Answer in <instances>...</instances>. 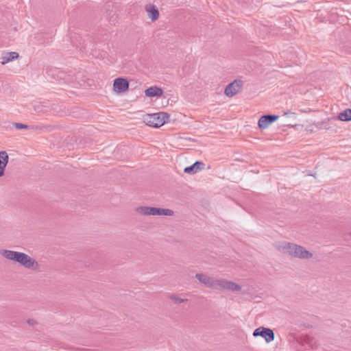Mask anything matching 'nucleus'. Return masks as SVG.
Listing matches in <instances>:
<instances>
[{
  "label": "nucleus",
  "mask_w": 351,
  "mask_h": 351,
  "mask_svg": "<svg viewBox=\"0 0 351 351\" xmlns=\"http://www.w3.org/2000/svg\"><path fill=\"white\" fill-rule=\"evenodd\" d=\"M337 119L341 121L348 122L351 121V109L347 108L338 114Z\"/></svg>",
  "instance_id": "4468645a"
},
{
  "label": "nucleus",
  "mask_w": 351,
  "mask_h": 351,
  "mask_svg": "<svg viewBox=\"0 0 351 351\" xmlns=\"http://www.w3.org/2000/svg\"><path fill=\"white\" fill-rule=\"evenodd\" d=\"M304 341L312 348H314L315 347L316 342H315V340L313 337L307 335L305 337Z\"/></svg>",
  "instance_id": "dca6fc26"
},
{
  "label": "nucleus",
  "mask_w": 351,
  "mask_h": 351,
  "mask_svg": "<svg viewBox=\"0 0 351 351\" xmlns=\"http://www.w3.org/2000/svg\"><path fill=\"white\" fill-rule=\"evenodd\" d=\"M136 211L143 215H165L172 216L173 211L170 209L160 208L149 206H139L136 208Z\"/></svg>",
  "instance_id": "39448f33"
},
{
  "label": "nucleus",
  "mask_w": 351,
  "mask_h": 351,
  "mask_svg": "<svg viewBox=\"0 0 351 351\" xmlns=\"http://www.w3.org/2000/svg\"><path fill=\"white\" fill-rule=\"evenodd\" d=\"M170 299L174 302V303H176V304H180V303H182L184 302V301H186L187 300L186 299H182L177 295H172L170 296Z\"/></svg>",
  "instance_id": "f3484780"
},
{
  "label": "nucleus",
  "mask_w": 351,
  "mask_h": 351,
  "mask_svg": "<svg viewBox=\"0 0 351 351\" xmlns=\"http://www.w3.org/2000/svg\"><path fill=\"white\" fill-rule=\"evenodd\" d=\"M9 156L5 151L0 152V177L5 173V169L8 162Z\"/></svg>",
  "instance_id": "9b49d317"
},
{
  "label": "nucleus",
  "mask_w": 351,
  "mask_h": 351,
  "mask_svg": "<svg viewBox=\"0 0 351 351\" xmlns=\"http://www.w3.org/2000/svg\"><path fill=\"white\" fill-rule=\"evenodd\" d=\"M145 10L148 13L149 18L151 19L152 21H156L158 19L159 12L155 5H147Z\"/></svg>",
  "instance_id": "ddd939ff"
},
{
  "label": "nucleus",
  "mask_w": 351,
  "mask_h": 351,
  "mask_svg": "<svg viewBox=\"0 0 351 351\" xmlns=\"http://www.w3.org/2000/svg\"><path fill=\"white\" fill-rule=\"evenodd\" d=\"M113 89L116 93H121L129 89V82L123 77H118L114 80Z\"/></svg>",
  "instance_id": "0eeeda50"
},
{
  "label": "nucleus",
  "mask_w": 351,
  "mask_h": 351,
  "mask_svg": "<svg viewBox=\"0 0 351 351\" xmlns=\"http://www.w3.org/2000/svg\"><path fill=\"white\" fill-rule=\"evenodd\" d=\"M204 167V163L200 161L195 162L192 165L186 167L184 169V172L186 173L194 174L199 171L203 169Z\"/></svg>",
  "instance_id": "9d476101"
},
{
  "label": "nucleus",
  "mask_w": 351,
  "mask_h": 351,
  "mask_svg": "<svg viewBox=\"0 0 351 351\" xmlns=\"http://www.w3.org/2000/svg\"><path fill=\"white\" fill-rule=\"evenodd\" d=\"M0 254L5 258L19 263L27 269L32 270L38 269V263L34 258L23 252L10 250H2L0 251Z\"/></svg>",
  "instance_id": "f03ea898"
},
{
  "label": "nucleus",
  "mask_w": 351,
  "mask_h": 351,
  "mask_svg": "<svg viewBox=\"0 0 351 351\" xmlns=\"http://www.w3.org/2000/svg\"><path fill=\"white\" fill-rule=\"evenodd\" d=\"M279 250L285 254L300 259H310L313 254L304 247L289 242H285L279 246Z\"/></svg>",
  "instance_id": "7ed1b4c3"
},
{
  "label": "nucleus",
  "mask_w": 351,
  "mask_h": 351,
  "mask_svg": "<svg viewBox=\"0 0 351 351\" xmlns=\"http://www.w3.org/2000/svg\"><path fill=\"white\" fill-rule=\"evenodd\" d=\"M253 336L256 337H262L265 339L267 343H269L274 341L275 335L274 331L268 328H265L263 326L258 327L254 330L253 332Z\"/></svg>",
  "instance_id": "423d86ee"
},
{
  "label": "nucleus",
  "mask_w": 351,
  "mask_h": 351,
  "mask_svg": "<svg viewBox=\"0 0 351 351\" xmlns=\"http://www.w3.org/2000/svg\"><path fill=\"white\" fill-rule=\"evenodd\" d=\"M279 117L275 114H265L261 117L258 125L261 129H265L272 123L278 120Z\"/></svg>",
  "instance_id": "1a4fd4ad"
},
{
  "label": "nucleus",
  "mask_w": 351,
  "mask_h": 351,
  "mask_svg": "<svg viewBox=\"0 0 351 351\" xmlns=\"http://www.w3.org/2000/svg\"><path fill=\"white\" fill-rule=\"evenodd\" d=\"M18 57H19V54L16 52L7 53L2 57L1 64H5L10 61H12V60L18 58Z\"/></svg>",
  "instance_id": "2eb2a0df"
},
{
  "label": "nucleus",
  "mask_w": 351,
  "mask_h": 351,
  "mask_svg": "<svg viewBox=\"0 0 351 351\" xmlns=\"http://www.w3.org/2000/svg\"><path fill=\"white\" fill-rule=\"evenodd\" d=\"M27 324H29V325H34V324L36 323V321H35V320H34V319H28V320L27 321Z\"/></svg>",
  "instance_id": "6ab92c4d"
},
{
  "label": "nucleus",
  "mask_w": 351,
  "mask_h": 351,
  "mask_svg": "<svg viewBox=\"0 0 351 351\" xmlns=\"http://www.w3.org/2000/svg\"><path fill=\"white\" fill-rule=\"evenodd\" d=\"M169 119V114L165 112L149 114L144 117V122L149 126L160 128Z\"/></svg>",
  "instance_id": "20e7f679"
},
{
  "label": "nucleus",
  "mask_w": 351,
  "mask_h": 351,
  "mask_svg": "<svg viewBox=\"0 0 351 351\" xmlns=\"http://www.w3.org/2000/svg\"><path fill=\"white\" fill-rule=\"evenodd\" d=\"M195 278L208 288L224 289L232 291H239L241 289V287L239 285L223 278H216L204 274H197Z\"/></svg>",
  "instance_id": "f257e3e1"
},
{
  "label": "nucleus",
  "mask_w": 351,
  "mask_h": 351,
  "mask_svg": "<svg viewBox=\"0 0 351 351\" xmlns=\"http://www.w3.org/2000/svg\"><path fill=\"white\" fill-rule=\"evenodd\" d=\"M350 235L351 236V231H350Z\"/></svg>",
  "instance_id": "aec40b11"
},
{
  "label": "nucleus",
  "mask_w": 351,
  "mask_h": 351,
  "mask_svg": "<svg viewBox=\"0 0 351 351\" xmlns=\"http://www.w3.org/2000/svg\"><path fill=\"white\" fill-rule=\"evenodd\" d=\"M14 126L19 130L29 128V125L21 123H14Z\"/></svg>",
  "instance_id": "a211bd4d"
},
{
  "label": "nucleus",
  "mask_w": 351,
  "mask_h": 351,
  "mask_svg": "<svg viewBox=\"0 0 351 351\" xmlns=\"http://www.w3.org/2000/svg\"><path fill=\"white\" fill-rule=\"evenodd\" d=\"M162 93V89L158 86H151L147 88L145 91V95L149 97H160Z\"/></svg>",
  "instance_id": "f8f14e48"
},
{
  "label": "nucleus",
  "mask_w": 351,
  "mask_h": 351,
  "mask_svg": "<svg viewBox=\"0 0 351 351\" xmlns=\"http://www.w3.org/2000/svg\"><path fill=\"white\" fill-rule=\"evenodd\" d=\"M243 82L241 80H234L229 84L226 89L225 94L228 97H232L239 93L242 87Z\"/></svg>",
  "instance_id": "6e6552de"
}]
</instances>
